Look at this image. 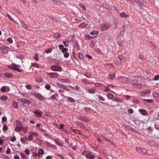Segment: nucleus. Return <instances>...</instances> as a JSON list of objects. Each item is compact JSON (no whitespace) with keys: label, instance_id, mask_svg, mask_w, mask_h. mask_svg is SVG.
Here are the masks:
<instances>
[{"label":"nucleus","instance_id":"2f4dec72","mask_svg":"<svg viewBox=\"0 0 159 159\" xmlns=\"http://www.w3.org/2000/svg\"><path fill=\"white\" fill-rule=\"evenodd\" d=\"M13 106L15 108L17 109L18 108V105L17 102H13Z\"/></svg>","mask_w":159,"mask_h":159},{"label":"nucleus","instance_id":"052dcab7","mask_svg":"<svg viewBox=\"0 0 159 159\" xmlns=\"http://www.w3.org/2000/svg\"><path fill=\"white\" fill-rule=\"evenodd\" d=\"M23 132L26 133L27 131V128L25 127H23V129H22Z\"/></svg>","mask_w":159,"mask_h":159},{"label":"nucleus","instance_id":"ddd939ff","mask_svg":"<svg viewBox=\"0 0 159 159\" xmlns=\"http://www.w3.org/2000/svg\"><path fill=\"white\" fill-rule=\"evenodd\" d=\"M151 92V90H145L142 91L140 93V94L142 96H144L145 94L149 93Z\"/></svg>","mask_w":159,"mask_h":159},{"label":"nucleus","instance_id":"cd10ccee","mask_svg":"<svg viewBox=\"0 0 159 159\" xmlns=\"http://www.w3.org/2000/svg\"><path fill=\"white\" fill-rule=\"evenodd\" d=\"M108 98L110 99H112L114 98V95L113 94L111 93H108L107 94Z\"/></svg>","mask_w":159,"mask_h":159},{"label":"nucleus","instance_id":"a18cd8bd","mask_svg":"<svg viewBox=\"0 0 159 159\" xmlns=\"http://www.w3.org/2000/svg\"><path fill=\"white\" fill-rule=\"evenodd\" d=\"M115 74H113L111 75H109V78L111 79H112L115 77Z\"/></svg>","mask_w":159,"mask_h":159},{"label":"nucleus","instance_id":"c85d7f7f","mask_svg":"<svg viewBox=\"0 0 159 159\" xmlns=\"http://www.w3.org/2000/svg\"><path fill=\"white\" fill-rule=\"evenodd\" d=\"M31 66L37 68H39V65L37 64L36 63H32L31 64Z\"/></svg>","mask_w":159,"mask_h":159},{"label":"nucleus","instance_id":"603ef678","mask_svg":"<svg viewBox=\"0 0 159 159\" xmlns=\"http://www.w3.org/2000/svg\"><path fill=\"white\" fill-rule=\"evenodd\" d=\"M52 49L51 48H49L45 50V52H46L47 53H48L51 52L52 51Z\"/></svg>","mask_w":159,"mask_h":159},{"label":"nucleus","instance_id":"7ed1b4c3","mask_svg":"<svg viewBox=\"0 0 159 159\" xmlns=\"http://www.w3.org/2000/svg\"><path fill=\"white\" fill-rule=\"evenodd\" d=\"M23 127V126L20 122L17 121L16 127L15 129V130L16 132L20 131L22 130Z\"/></svg>","mask_w":159,"mask_h":159},{"label":"nucleus","instance_id":"09e8293b","mask_svg":"<svg viewBox=\"0 0 159 159\" xmlns=\"http://www.w3.org/2000/svg\"><path fill=\"white\" fill-rule=\"evenodd\" d=\"M34 58L35 60L37 61H39V56L38 54H35Z\"/></svg>","mask_w":159,"mask_h":159},{"label":"nucleus","instance_id":"37998d69","mask_svg":"<svg viewBox=\"0 0 159 159\" xmlns=\"http://www.w3.org/2000/svg\"><path fill=\"white\" fill-rule=\"evenodd\" d=\"M45 143H46V145L47 146H48L50 148H51V147L52 146V144L51 143H50L49 142H48L47 141Z\"/></svg>","mask_w":159,"mask_h":159},{"label":"nucleus","instance_id":"0e129e2a","mask_svg":"<svg viewBox=\"0 0 159 159\" xmlns=\"http://www.w3.org/2000/svg\"><path fill=\"white\" fill-rule=\"evenodd\" d=\"M119 59L121 61H123L125 59V57L123 56H119Z\"/></svg>","mask_w":159,"mask_h":159},{"label":"nucleus","instance_id":"9b49d317","mask_svg":"<svg viewBox=\"0 0 159 159\" xmlns=\"http://www.w3.org/2000/svg\"><path fill=\"white\" fill-rule=\"evenodd\" d=\"M119 80L121 83H124L126 82L127 83V79L125 77L123 76L120 77L119 78Z\"/></svg>","mask_w":159,"mask_h":159},{"label":"nucleus","instance_id":"6e6d98bb","mask_svg":"<svg viewBox=\"0 0 159 159\" xmlns=\"http://www.w3.org/2000/svg\"><path fill=\"white\" fill-rule=\"evenodd\" d=\"M62 89L66 91H68L69 90V89L67 86L64 85H63V87H62Z\"/></svg>","mask_w":159,"mask_h":159},{"label":"nucleus","instance_id":"20e7f679","mask_svg":"<svg viewBox=\"0 0 159 159\" xmlns=\"http://www.w3.org/2000/svg\"><path fill=\"white\" fill-rule=\"evenodd\" d=\"M9 68L11 69L12 70H17L19 72H21L22 71V70L21 69L19 68L20 67V66L19 65L15 64H12L11 66H10Z\"/></svg>","mask_w":159,"mask_h":159},{"label":"nucleus","instance_id":"4d7b16f0","mask_svg":"<svg viewBox=\"0 0 159 159\" xmlns=\"http://www.w3.org/2000/svg\"><path fill=\"white\" fill-rule=\"evenodd\" d=\"M20 141L23 144H25L26 143L25 140L23 137L20 138Z\"/></svg>","mask_w":159,"mask_h":159},{"label":"nucleus","instance_id":"423d86ee","mask_svg":"<svg viewBox=\"0 0 159 159\" xmlns=\"http://www.w3.org/2000/svg\"><path fill=\"white\" fill-rule=\"evenodd\" d=\"M136 150L139 153H141L143 155L147 153V152L146 149L139 147L137 148H136Z\"/></svg>","mask_w":159,"mask_h":159},{"label":"nucleus","instance_id":"f8f14e48","mask_svg":"<svg viewBox=\"0 0 159 159\" xmlns=\"http://www.w3.org/2000/svg\"><path fill=\"white\" fill-rule=\"evenodd\" d=\"M21 102L22 103V104L24 105L26 104H30L31 102L30 101L26 99H22L21 100Z\"/></svg>","mask_w":159,"mask_h":159},{"label":"nucleus","instance_id":"5701e85b","mask_svg":"<svg viewBox=\"0 0 159 159\" xmlns=\"http://www.w3.org/2000/svg\"><path fill=\"white\" fill-rule=\"evenodd\" d=\"M21 23L22 24V25H21L23 27L25 28L27 30H29V27L27 25L24 24L23 23V21H21Z\"/></svg>","mask_w":159,"mask_h":159},{"label":"nucleus","instance_id":"b1692460","mask_svg":"<svg viewBox=\"0 0 159 159\" xmlns=\"http://www.w3.org/2000/svg\"><path fill=\"white\" fill-rule=\"evenodd\" d=\"M153 95L154 98H158L159 97V93L156 91L153 92Z\"/></svg>","mask_w":159,"mask_h":159},{"label":"nucleus","instance_id":"2eb2a0df","mask_svg":"<svg viewBox=\"0 0 159 159\" xmlns=\"http://www.w3.org/2000/svg\"><path fill=\"white\" fill-rule=\"evenodd\" d=\"M96 89L94 87L89 88L88 89V92L90 93H94L95 92Z\"/></svg>","mask_w":159,"mask_h":159},{"label":"nucleus","instance_id":"ea45409f","mask_svg":"<svg viewBox=\"0 0 159 159\" xmlns=\"http://www.w3.org/2000/svg\"><path fill=\"white\" fill-rule=\"evenodd\" d=\"M79 6L82 8L83 10H86V8L84 4L80 3L79 4Z\"/></svg>","mask_w":159,"mask_h":159},{"label":"nucleus","instance_id":"9d476101","mask_svg":"<svg viewBox=\"0 0 159 159\" xmlns=\"http://www.w3.org/2000/svg\"><path fill=\"white\" fill-rule=\"evenodd\" d=\"M34 95L37 98L39 99V100L41 101H43V97L40 94L38 93H35L34 94Z\"/></svg>","mask_w":159,"mask_h":159},{"label":"nucleus","instance_id":"a211bd4d","mask_svg":"<svg viewBox=\"0 0 159 159\" xmlns=\"http://www.w3.org/2000/svg\"><path fill=\"white\" fill-rule=\"evenodd\" d=\"M58 98V95L57 93H55L53 95H52L50 97V98L52 99H56V98Z\"/></svg>","mask_w":159,"mask_h":159},{"label":"nucleus","instance_id":"338daca9","mask_svg":"<svg viewBox=\"0 0 159 159\" xmlns=\"http://www.w3.org/2000/svg\"><path fill=\"white\" fill-rule=\"evenodd\" d=\"M135 2L137 4H139L141 5L142 2V0H135Z\"/></svg>","mask_w":159,"mask_h":159},{"label":"nucleus","instance_id":"f704fd0d","mask_svg":"<svg viewBox=\"0 0 159 159\" xmlns=\"http://www.w3.org/2000/svg\"><path fill=\"white\" fill-rule=\"evenodd\" d=\"M29 134H31L32 136H34L35 137H37L39 135V134L38 133L36 132H31V133H29Z\"/></svg>","mask_w":159,"mask_h":159},{"label":"nucleus","instance_id":"4c0bfd02","mask_svg":"<svg viewBox=\"0 0 159 159\" xmlns=\"http://www.w3.org/2000/svg\"><path fill=\"white\" fill-rule=\"evenodd\" d=\"M105 88V89H104V91L106 92H108L109 91H111L112 93H113V92L112 91H111L110 89L108 88L107 87L105 86H103Z\"/></svg>","mask_w":159,"mask_h":159},{"label":"nucleus","instance_id":"864d4df0","mask_svg":"<svg viewBox=\"0 0 159 159\" xmlns=\"http://www.w3.org/2000/svg\"><path fill=\"white\" fill-rule=\"evenodd\" d=\"M45 88L47 90H49L51 88V86L49 84H47L45 85Z\"/></svg>","mask_w":159,"mask_h":159},{"label":"nucleus","instance_id":"1a4fd4ad","mask_svg":"<svg viewBox=\"0 0 159 159\" xmlns=\"http://www.w3.org/2000/svg\"><path fill=\"white\" fill-rule=\"evenodd\" d=\"M33 112L38 117H41L43 112L42 111L35 110L33 111Z\"/></svg>","mask_w":159,"mask_h":159},{"label":"nucleus","instance_id":"3c124183","mask_svg":"<svg viewBox=\"0 0 159 159\" xmlns=\"http://www.w3.org/2000/svg\"><path fill=\"white\" fill-rule=\"evenodd\" d=\"M159 79V75H156L154 78L153 80H157Z\"/></svg>","mask_w":159,"mask_h":159},{"label":"nucleus","instance_id":"0eeeda50","mask_svg":"<svg viewBox=\"0 0 159 159\" xmlns=\"http://www.w3.org/2000/svg\"><path fill=\"white\" fill-rule=\"evenodd\" d=\"M138 81L136 80H134L132 81V84L133 86L136 87L137 88H141V85L140 84H137Z\"/></svg>","mask_w":159,"mask_h":159},{"label":"nucleus","instance_id":"a878e982","mask_svg":"<svg viewBox=\"0 0 159 159\" xmlns=\"http://www.w3.org/2000/svg\"><path fill=\"white\" fill-rule=\"evenodd\" d=\"M38 153L39 154L43 155L44 154V150L43 149L40 148L38 151Z\"/></svg>","mask_w":159,"mask_h":159},{"label":"nucleus","instance_id":"6e6552de","mask_svg":"<svg viewBox=\"0 0 159 159\" xmlns=\"http://www.w3.org/2000/svg\"><path fill=\"white\" fill-rule=\"evenodd\" d=\"M49 77L52 78H56L59 75L57 73H50L48 74Z\"/></svg>","mask_w":159,"mask_h":159},{"label":"nucleus","instance_id":"8fccbe9b","mask_svg":"<svg viewBox=\"0 0 159 159\" xmlns=\"http://www.w3.org/2000/svg\"><path fill=\"white\" fill-rule=\"evenodd\" d=\"M60 36V34L58 33H57L54 34V36L57 38H59Z\"/></svg>","mask_w":159,"mask_h":159},{"label":"nucleus","instance_id":"69168bd1","mask_svg":"<svg viewBox=\"0 0 159 159\" xmlns=\"http://www.w3.org/2000/svg\"><path fill=\"white\" fill-rule=\"evenodd\" d=\"M133 102L134 103H137L138 102L139 99L136 98H134L133 100Z\"/></svg>","mask_w":159,"mask_h":159},{"label":"nucleus","instance_id":"4468645a","mask_svg":"<svg viewBox=\"0 0 159 159\" xmlns=\"http://www.w3.org/2000/svg\"><path fill=\"white\" fill-rule=\"evenodd\" d=\"M59 80L62 83H71V81L68 79H60Z\"/></svg>","mask_w":159,"mask_h":159},{"label":"nucleus","instance_id":"f03ea898","mask_svg":"<svg viewBox=\"0 0 159 159\" xmlns=\"http://www.w3.org/2000/svg\"><path fill=\"white\" fill-rule=\"evenodd\" d=\"M111 26V25L110 23H104L102 24L100 29L101 31H103L110 28Z\"/></svg>","mask_w":159,"mask_h":159},{"label":"nucleus","instance_id":"e2e57ef3","mask_svg":"<svg viewBox=\"0 0 159 159\" xmlns=\"http://www.w3.org/2000/svg\"><path fill=\"white\" fill-rule=\"evenodd\" d=\"M7 41L11 43H12L13 42L12 39L10 38H9L7 39Z\"/></svg>","mask_w":159,"mask_h":159},{"label":"nucleus","instance_id":"412c9836","mask_svg":"<svg viewBox=\"0 0 159 159\" xmlns=\"http://www.w3.org/2000/svg\"><path fill=\"white\" fill-rule=\"evenodd\" d=\"M54 141L55 142V143L57 145H58L61 147L63 146V144L62 143H61L60 142H59L58 140L56 139H54Z\"/></svg>","mask_w":159,"mask_h":159},{"label":"nucleus","instance_id":"774afa93","mask_svg":"<svg viewBox=\"0 0 159 159\" xmlns=\"http://www.w3.org/2000/svg\"><path fill=\"white\" fill-rule=\"evenodd\" d=\"M128 112L129 114H132L134 112V111L132 109H130L128 110Z\"/></svg>","mask_w":159,"mask_h":159},{"label":"nucleus","instance_id":"bb28decb","mask_svg":"<svg viewBox=\"0 0 159 159\" xmlns=\"http://www.w3.org/2000/svg\"><path fill=\"white\" fill-rule=\"evenodd\" d=\"M95 44V42L93 41H91L89 45V46L91 48H93Z\"/></svg>","mask_w":159,"mask_h":159},{"label":"nucleus","instance_id":"680f3d73","mask_svg":"<svg viewBox=\"0 0 159 159\" xmlns=\"http://www.w3.org/2000/svg\"><path fill=\"white\" fill-rule=\"evenodd\" d=\"M8 129V127H7L6 125H4L3 128V130L4 131H6Z\"/></svg>","mask_w":159,"mask_h":159},{"label":"nucleus","instance_id":"13d9d810","mask_svg":"<svg viewBox=\"0 0 159 159\" xmlns=\"http://www.w3.org/2000/svg\"><path fill=\"white\" fill-rule=\"evenodd\" d=\"M57 85V86L60 88H62V87H63V85L62 84H61L57 82L56 83Z\"/></svg>","mask_w":159,"mask_h":159},{"label":"nucleus","instance_id":"c9c22d12","mask_svg":"<svg viewBox=\"0 0 159 159\" xmlns=\"http://www.w3.org/2000/svg\"><path fill=\"white\" fill-rule=\"evenodd\" d=\"M67 101L71 102H75V100L73 98L70 97H68Z\"/></svg>","mask_w":159,"mask_h":159},{"label":"nucleus","instance_id":"aec40b11","mask_svg":"<svg viewBox=\"0 0 159 159\" xmlns=\"http://www.w3.org/2000/svg\"><path fill=\"white\" fill-rule=\"evenodd\" d=\"M120 15L121 16V18H123V17L125 18H127L129 17V15L125 14L124 12H122L120 13Z\"/></svg>","mask_w":159,"mask_h":159},{"label":"nucleus","instance_id":"4be33fe9","mask_svg":"<svg viewBox=\"0 0 159 159\" xmlns=\"http://www.w3.org/2000/svg\"><path fill=\"white\" fill-rule=\"evenodd\" d=\"M64 125L62 124H61L60 126H59V129H61V131L63 132H66V130L65 129L64 127Z\"/></svg>","mask_w":159,"mask_h":159},{"label":"nucleus","instance_id":"49530a36","mask_svg":"<svg viewBox=\"0 0 159 159\" xmlns=\"http://www.w3.org/2000/svg\"><path fill=\"white\" fill-rule=\"evenodd\" d=\"M64 53V56L65 58H67L69 56V53L68 52H66Z\"/></svg>","mask_w":159,"mask_h":159},{"label":"nucleus","instance_id":"473e14b6","mask_svg":"<svg viewBox=\"0 0 159 159\" xmlns=\"http://www.w3.org/2000/svg\"><path fill=\"white\" fill-rule=\"evenodd\" d=\"M36 140L37 143L39 145H41L42 144V141L39 138H37Z\"/></svg>","mask_w":159,"mask_h":159},{"label":"nucleus","instance_id":"de8ad7c7","mask_svg":"<svg viewBox=\"0 0 159 159\" xmlns=\"http://www.w3.org/2000/svg\"><path fill=\"white\" fill-rule=\"evenodd\" d=\"M150 44H151L150 45H151V46L152 47V48L153 49H156L157 48V47L152 43L151 42Z\"/></svg>","mask_w":159,"mask_h":159},{"label":"nucleus","instance_id":"79ce46f5","mask_svg":"<svg viewBox=\"0 0 159 159\" xmlns=\"http://www.w3.org/2000/svg\"><path fill=\"white\" fill-rule=\"evenodd\" d=\"M143 100L144 101L147 102L148 103H152L153 102V100L152 99H143Z\"/></svg>","mask_w":159,"mask_h":159},{"label":"nucleus","instance_id":"e433bc0d","mask_svg":"<svg viewBox=\"0 0 159 159\" xmlns=\"http://www.w3.org/2000/svg\"><path fill=\"white\" fill-rule=\"evenodd\" d=\"M98 99L102 101H105V98L102 96L99 95H98Z\"/></svg>","mask_w":159,"mask_h":159},{"label":"nucleus","instance_id":"dca6fc26","mask_svg":"<svg viewBox=\"0 0 159 159\" xmlns=\"http://www.w3.org/2000/svg\"><path fill=\"white\" fill-rule=\"evenodd\" d=\"M4 76L5 77L9 78H12L13 77L12 75L10 73H6L4 74Z\"/></svg>","mask_w":159,"mask_h":159},{"label":"nucleus","instance_id":"5fc2aeb1","mask_svg":"<svg viewBox=\"0 0 159 159\" xmlns=\"http://www.w3.org/2000/svg\"><path fill=\"white\" fill-rule=\"evenodd\" d=\"M20 155L21 157L23 159H26L25 155L24 153H20Z\"/></svg>","mask_w":159,"mask_h":159},{"label":"nucleus","instance_id":"f3484780","mask_svg":"<svg viewBox=\"0 0 159 159\" xmlns=\"http://www.w3.org/2000/svg\"><path fill=\"white\" fill-rule=\"evenodd\" d=\"M139 111L144 116H146L147 115L146 111L144 109H140L139 110Z\"/></svg>","mask_w":159,"mask_h":159},{"label":"nucleus","instance_id":"72a5a7b5","mask_svg":"<svg viewBox=\"0 0 159 159\" xmlns=\"http://www.w3.org/2000/svg\"><path fill=\"white\" fill-rule=\"evenodd\" d=\"M53 3L56 5H58L60 3L59 0H52Z\"/></svg>","mask_w":159,"mask_h":159},{"label":"nucleus","instance_id":"6ab92c4d","mask_svg":"<svg viewBox=\"0 0 159 159\" xmlns=\"http://www.w3.org/2000/svg\"><path fill=\"white\" fill-rule=\"evenodd\" d=\"M7 97L6 95H2L0 97V99L2 101H5L7 100Z\"/></svg>","mask_w":159,"mask_h":159},{"label":"nucleus","instance_id":"c756f323","mask_svg":"<svg viewBox=\"0 0 159 159\" xmlns=\"http://www.w3.org/2000/svg\"><path fill=\"white\" fill-rule=\"evenodd\" d=\"M87 25L85 23H81L80 25V27L82 28H85L87 26Z\"/></svg>","mask_w":159,"mask_h":159},{"label":"nucleus","instance_id":"39448f33","mask_svg":"<svg viewBox=\"0 0 159 159\" xmlns=\"http://www.w3.org/2000/svg\"><path fill=\"white\" fill-rule=\"evenodd\" d=\"M51 69L52 70L55 71H61L62 68L59 66L56 65L52 66L51 67Z\"/></svg>","mask_w":159,"mask_h":159},{"label":"nucleus","instance_id":"393cba45","mask_svg":"<svg viewBox=\"0 0 159 159\" xmlns=\"http://www.w3.org/2000/svg\"><path fill=\"white\" fill-rule=\"evenodd\" d=\"M71 131L74 133H76L77 134H80V131L79 130L76 129H71Z\"/></svg>","mask_w":159,"mask_h":159},{"label":"nucleus","instance_id":"a19ab883","mask_svg":"<svg viewBox=\"0 0 159 159\" xmlns=\"http://www.w3.org/2000/svg\"><path fill=\"white\" fill-rule=\"evenodd\" d=\"M81 120L85 122L86 123L89 122V120L86 117H82L81 118Z\"/></svg>","mask_w":159,"mask_h":159},{"label":"nucleus","instance_id":"7c9ffc66","mask_svg":"<svg viewBox=\"0 0 159 159\" xmlns=\"http://www.w3.org/2000/svg\"><path fill=\"white\" fill-rule=\"evenodd\" d=\"M0 51L4 54L6 53L7 52V50L6 49L3 48H0Z\"/></svg>","mask_w":159,"mask_h":159},{"label":"nucleus","instance_id":"bf43d9fd","mask_svg":"<svg viewBox=\"0 0 159 159\" xmlns=\"http://www.w3.org/2000/svg\"><path fill=\"white\" fill-rule=\"evenodd\" d=\"M25 152L27 154L29 155L30 154V152L29 150L28 149H26L25 150Z\"/></svg>","mask_w":159,"mask_h":159},{"label":"nucleus","instance_id":"c03bdc74","mask_svg":"<svg viewBox=\"0 0 159 159\" xmlns=\"http://www.w3.org/2000/svg\"><path fill=\"white\" fill-rule=\"evenodd\" d=\"M98 31H93L92 32L90 33V34L92 35H94L95 34L97 35L98 34Z\"/></svg>","mask_w":159,"mask_h":159},{"label":"nucleus","instance_id":"58836bf2","mask_svg":"<svg viewBox=\"0 0 159 159\" xmlns=\"http://www.w3.org/2000/svg\"><path fill=\"white\" fill-rule=\"evenodd\" d=\"M7 87L6 86H3L2 87L1 89V91L2 92H5L7 89Z\"/></svg>","mask_w":159,"mask_h":159},{"label":"nucleus","instance_id":"f257e3e1","mask_svg":"<svg viewBox=\"0 0 159 159\" xmlns=\"http://www.w3.org/2000/svg\"><path fill=\"white\" fill-rule=\"evenodd\" d=\"M81 154L85 156L86 158L89 159H94L95 156L93 154V153L90 151H84L81 153Z\"/></svg>","mask_w":159,"mask_h":159}]
</instances>
